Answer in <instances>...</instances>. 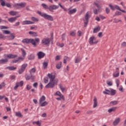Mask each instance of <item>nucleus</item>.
I'll return each mask as SVG.
<instances>
[{"label": "nucleus", "instance_id": "1", "mask_svg": "<svg viewBox=\"0 0 126 126\" xmlns=\"http://www.w3.org/2000/svg\"><path fill=\"white\" fill-rule=\"evenodd\" d=\"M37 13L46 20H48L49 21H54V18L50 15H48L45 13H42L40 11H37Z\"/></svg>", "mask_w": 126, "mask_h": 126}, {"label": "nucleus", "instance_id": "2", "mask_svg": "<svg viewBox=\"0 0 126 126\" xmlns=\"http://www.w3.org/2000/svg\"><path fill=\"white\" fill-rule=\"evenodd\" d=\"M103 93L106 95H111V96H114V95H116V90L113 89H110V90L105 89V91H103Z\"/></svg>", "mask_w": 126, "mask_h": 126}, {"label": "nucleus", "instance_id": "3", "mask_svg": "<svg viewBox=\"0 0 126 126\" xmlns=\"http://www.w3.org/2000/svg\"><path fill=\"white\" fill-rule=\"evenodd\" d=\"M89 18H90V16H89V13L87 12L85 16V18L83 19L84 23V27H87L88 22H89Z\"/></svg>", "mask_w": 126, "mask_h": 126}, {"label": "nucleus", "instance_id": "4", "mask_svg": "<svg viewBox=\"0 0 126 126\" xmlns=\"http://www.w3.org/2000/svg\"><path fill=\"white\" fill-rule=\"evenodd\" d=\"M25 78L26 79V80H32L33 81L35 80V76L32 75V74H26L25 75Z\"/></svg>", "mask_w": 126, "mask_h": 126}, {"label": "nucleus", "instance_id": "5", "mask_svg": "<svg viewBox=\"0 0 126 126\" xmlns=\"http://www.w3.org/2000/svg\"><path fill=\"white\" fill-rule=\"evenodd\" d=\"M95 39H96V37H95V36H94L91 37L89 39V44L91 45H94V44L96 45V44H97L98 43V41L94 42V40Z\"/></svg>", "mask_w": 126, "mask_h": 126}, {"label": "nucleus", "instance_id": "6", "mask_svg": "<svg viewBox=\"0 0 126 126\" xmlns=\"http://www.w3.org/2000/svg\"><path fill=\"white\" fill-rule=\"evenodd\" d=\"M59 6L55 5V4H53V5H51L49 6V9L48 10H49V11H50L51 12H54V10H56V9H58V8H59Z\"/></svg>", "mask_w": 126, "mask_h": 126}, {"label": "nucleus", "instance_id": "7", "mask_svg": "<svg viewBox=\"0 0 126 126\" xmlns=\"http://www.w3.org/2000/svg\"><path fill=\"white\" fill-rule=\"evenodd\" d=\"M56 82L54 81H50L49 83L45 86V88H54Z\"/></svg>", "mask_w": 126, "mask_h": 126}, {"label": "nucleus", "instance_id": "8", "mask_svg": "<svg viewBox=\"0 0 126 126\" xmlns=\"http://www.w3.org/2000/svg\"><path fill=\"white\" fill-rule=\"evenodd\" d=\"M27 65H28L27 63H24L22 65L21 68L19 70V74H21V73H22L25 70V69H26Z\"/></svg>", "mask_w": 126, "mask_h": 126}, {"label": "nucleus", "instance_id": "9", "mask_svg": "<svg viewBox=\"0 0 126 126\" xmlns=\"http://www.w3.org/2000/svg\"><path fill=\"white\" fill-rule=\"evenodd\" d=\"M50 42V38H43L41 41V43L43 45H49Z\"/></svg>", "mask_w": 126, "mask_h": 126}, {"label": "nucleus", "instance_id": "10", "mask_svg": "<svg viewBox=\"0 0 126 126\" xmlns=\"http://www.w3.org/2000/svg\"><path fill=\"white\" fill-rule=\"evenodd\" d=\"M6 37L8 38V40H9V41L14 40V39L15 38V34L12 33H11L10 35H7Z\"/></svg>", "mask_w": 126, "mask_h": 126}, {"label": "nucleus", "instance_id": "11", "mask_svg": "<svg viewBox=\"0 0 126 126\" xmlns=\"http://www.w3.org/2000/svg\"><path fill=\"white\" fill-rule=\"evenodd\" d=\"M18 17H20V16H17L14 17H11L8 19V21H9V22H11V23L15 22V21H16V19H17Z\"/></svg>", "mask_w": 126, "mask_h": 126}, {"label": "nucleus", "instance_id": "12", "mask_svg": "<svg viewBox=\"0 0 126 126\" xmlns=\"http://www.w3.org/2000/svg\"><path fill=\"white\" fill-rule=\"evenodd\" d=\"M22 25H29L30 24H34V22H32L31 21L26 20L23 21L22 23Z\"/></svg>", "mask_w": 126, "mask_h": 126}, {"label": "nucleus", "instance_id": "13", "mask_svg": "<svg viewBox=\"0 0 126 126\" xmlns=\"http://www.w3.org/2000/svg\"><path fill=\"white\" fill-rule=\"evenodd\" d=\"M6 57L8 59H16V58H17V57H18V55L10 54L7 55Z\"/></svg>", "mask_w": 126, "mask_h": 126}, {"label": "nucleus", "instance_id": "14", "mask_svg": "<svg viewBox=\"0 0 126 126\" xmlns=\"http://www.w3.org/2000/svg\"><path fill=\"white\" fill-rule=\"evenodd\" d=\"M45 53H44L43 52H39L37 53V56H38V59L40 60L41 59H43V58H44L45 57Z\"/></svg>", "mask_w": 126, "mask_h": 126}, {"label": "nucleus", "instance_id": "15", "mask_svg": "<svg viewBox=\"0 0 126 126\" xmlns=\"http://www.w3.org/2000/svg\"><path fill=\"white\" fill-rule=\"evenodd\" d=\"M120 122H121V119L120 118L116 119L113 123V126H118V125H119V124L120 123Z\"/></svg>", "mask_w": 126, "mask_h": 126}, {"label": "nucleus", "instance_id": "16", "mask_svg": "<svg viewBox=\"0 0 126 126\" xmlns=\"http://www.w3.org/2000/svg\"><path fill=\"white\" fill-rule=\"evenodd\" d=\"M47 76H48L49 78L50 79V81H54L55 78H56V76L53 75V74L48 73Z\"/></svg>", "mask_w": 126, "mask_h": 126}, {"label": "nucleus", "instance_id": "17", "mask_svg": "<svg viewBox=\"0 0 126 126\" xmlns=\"http://www.w3.org/2000/svg\"><path fill=\"white\" fill-rule=\"evenodd\" d=\"M55 95H56L57 96H59V97H60V98H62V100H63V101H64L65 98H64V96H63V95L61 92L58 91L56 92V93L55 94Z\"/></svg>", "mask_w": 126, "mask_h": 126}, {"label": "nucleus", "instance_id": "18", "mask_svg": "<svg viewBox=\"0 0 126 126\" xmlns=\"http://www.w3.org/2000/svg\"><path fill=\"white\" fill-rule=\"evenodd\" d=\"M32 44L34 47H37V44H36V41L34 39L30 38V44Z\"/></svg>", "mask_w": 126, "mask_h": 126}, {"label": "nucleus", "instance_id": "19", "mask_svg": "<svg viewBox=\"0 0 126 126\" xmlns=\"http://www.w3.org/2000/svg\"><path fill=\"white\" fill-rule=\"evenodd\" d=\"M8 58L0 60V64H2L3 63H8Z\"/></svg>", "mask_w": 126, "mask_h": 126}, {"label": "nucleus", "instance_id": "20", "mask_svg": "<svg viewBox=\"0 0 126 126\" xmlns=\"http://www.w3.org/2000/svg\"><path fill=\"white\" fill-rule=\"evenodd\" d=\"M29 34L30 35H32V37H38V33L36 32H29Z\"/></svg>", "mask_w": 126, "mask_h": 126}, {"label": "nucleus", "instance_id": "21", "mask_svg": "<svg viewBox=\"0 0 126 126\" xmlns=\"http://www.w3.org/2000/svg\"><path fill=\"white\" fill-rule=\"evenodd\" d=\"M46 100V96L44 95H42L39 100V104H41V103H43L44 102V101Z\"/></svg>", "mask_w": 126, "mask_h": 126}, {"label": "nucleus", "instance_id": "22", "mask_svg": "<svg viewBox=\"0 0 126 126\" xmlns=\"http://www.w3.org/2000/svg\"><path fill=\"white\" fill-rule=\"evenodd\" d=\"M22 42L24 44H30V39L25 38L22 40Z\"/></svg>", "mask_w": 126, "mask_h": 126}, {"label": "nucleus", "instance_id": "23", "mask_svg": "<svg viewBox=\"0 0 126 126\" xmlns=\"http://www.w3.org/2000/svg\"><path fill=\"white\" fill-rule=\"evenodd\" d=\"M98 106V102H97V98L94 97V106L93 108H96Z\"/></svg>", "mask_w": 126, "mask_h": 126}, {"label": "nucleus", "instance_id": "24", "mask_svg": "<svg viewBox=\"0 0 126 126\" xmlns=\"http://www.w3.org/2000/svg\"><path fill=\"white\" fill-rule=\"evenodd\" d=\"M81 60H82V58H81V57H80V56L77 57L75 59V63H80Z\"/></svg>", "mask_w": 126, "mask_h": 126}, {"label": "nucleus", "instance_id": "25", "mask_svg": "<svg viewBox=\"0 0 126 126\" xmlns=\"http://www.w3.org/2000/svg\"><path fill=\"white\" fill-rule=\"evenodd\" d=\"M77 10H76V8L73 9L72 10H69L68 12V14H73V13H75Z\"/></svg>", "mask_w": 126, "mask_h": 126}, {"label": "nucleus", "instance_id": "26", "mask_svg": "<svg viewBox=\"0 0 126 126\" xmlns=\"http://www.w3.org/2000/svg\"><path fill=\"white\" fill-rule=\"evenodd\" d=\"M6 69H9V70H15V69H17V67H14L13 66H11L6 67Z\"/></svg>", "mask_w": 126, "mask_h": 126}, {"label": "nucleus", "instance_id": "27", "mask_svg": "<svg viewBox=\"0 0 126 126\" xmlns=\"http://www.w3.org/2000/svg\"><path fill=\"white\" fill-rule=\"evenodd\" d=\"M15 116L16 117H18V118H22V117H23V115H22L21 112H20V111L16 112Z\"/></svg>", "mask_w": 126, "mask_h": 126}, {"label": "nucleus", "instance_id": "28", "mask_svg": "<svg viewBox=\"0 0 126 126\" xmlns=\"http://www.w3.org/2000/svg\"><path fill=\"white\" fill-rule=\"evenodd\" d=\"M9 14L11 15L12 16H14L17 15L18 12L16 11H11L9 12Z\"/></svg>", "mask_w": 126, "mask_h": 126}, {"label": "nucleus", "instance_id": "29", "mask_svg": "<svg viewBox=\"0 0 126 126\" xmlns=\"http://www.w3.org/2000/svg\"><path fill=\"white\" fill-rule=\"evenodd\" d=\"M115 105H118V101L114 100L110 102L111 106H115Z\"/></svg>", "mask_w": 126, "mask_h": 126}, {"label": "nucleus", "instance_id": "30", "mask_svg": "<svg viewBox=\"0 0 126 126\" xmlns=\"http://www.w3.org/2000/svg\"><path fill=\"white\" fill-rule=\"evenodd\" d=\"M49 103L47 101H43L41 103H39L41 107H45V106H47Z\"/></svg>", "mask_w": 126, "mask_h": 126}, {"label": "nucleus", "instance_id": "31", "mask_svg": "<svg viewBox=\"0 0 126 126\" xmlns=\"http://www.w3.org/2000/svg\"><path fill=\"white\" fill-rule=\"evenodd\" d=\"M18 60V62H19V63H21V62H23V61H24V60H25V57H18L17 58Z\"/></svg>", "mask_w": 126, "mask_h": 126}, {"label": "nucleus", "instance_id": "32", "mask_svg": "<svg viewBox=\"0 0 126 126\" xmlns=\"http://www.w3.org/2000/svg\"><path fill=\"white\" fill-rule=\"evenodd\" d=\"M117 110V107H112L108 110V113H112V112H115Z\"/></svg>", "mask_w": 126, "mask_h": 126}, {"label": "nucleus", "instance_id": "33", "mask_svg": "<svg viewBox=\"0 0 126 126\" xmlns=\"http://www.w3.org/2000/svg\"><path fill=\"white\" fill-rule=\"evenodd\" d=\"M98 0H96V1L94 2V4L98 8V10H100V5L98 4Z\"/></svg>", "mask_w": 126, "mask_h": 126}, {"label": "nucleus", "instance_id": "34", "mask_svg": "<svg viewBox=\"0 0 126 126\" xmlns=\"http://www.w3.org/2000/svg\"><path fill=\"white\" fill-rule=\"evenodd\" d=\"M100 30L101 28L100 27H96L94 30V33H97V32H99V31Z\"/></svg>", "mask_w": 126, "mask_h": 126}, {"label": "nucleus", "instance_id": "35", "mask_svg": "<svg viewBox=\"0 0 126 126\" xmlns=\"http://www.w3.org/2000/svg\"><path fill=\"white\" fill-rule=\"evenodd\" d=\"M19 4L20 8H22L23 7H25V6H26V2L20 3H19Z\"/></svg>", "mask_w": 126, "mask_h": 126}, {"label": "nucleus", "instance_id": "36", "mask_svg": "<svg viewBox=\"0 0 126 126\" xmlns=\"http://www.w3.org/2000/svg\"><path fill=\"white\" fill-rule=\"evenodd\" d=\"M32 125H36V126H41V122H40V121H38L37 122H33Z\"/></svg>", "mask_w": 126, "mask_h": 126}, {"label": "nucleus", "instance_id": "37", "mask_svg": "<svg viewBox=\"0 0 126 126\" xmlns=\"http://www.w3.org/2000/svg\"><path fill=\"white\" fill-rule=\"evenodd\" d=\"M21 50L22 52V55L23 57L25 58V57H26V51H25V50L24 49H23V48H21Z\"/></svg>", "mask_w": 126, "mask_h": 126}, {"label": "nucleus", "instance_id": "38", "mask_svg": "<svg viewBox=\"0 0 126 126\" xmlns=\"http://www.w3.org/2000/svg\"><path fill=\"white\" fill-rule=\"evenodd\" d=\"M62 67V62H60L56 65V68L57 69H60V68Z\"/></svg>", "mask_w": 126, "mask_h": 126}, {"label": "nucleus", "instance_id": "39", "mask_svg": "<svg viewBox=\"0 0 126 126\" xmlns=\"http://www.w3.org/2000/svg\"><path fill=\"white\" fill-rule=\"evenodd\" d=\"M41 5L43 8H45V9H49V6L45 3H42Z\"/></svg>", "mask_w": 126, "mask_h": 126}, {"label": "nucleus", "instance_id": "40", "mask_svg": "<svg viewBox=\"0 0 126 126\" xmlns=\"http://www.w3.org/2000/svg\"><path fill=\"white\" fill-rule=\"evenodd\" d=\"M35 59V57L34 56V55L31 54V55L28 56V60H34Z\"/></svg>", "mask_w": 126, "mask_h": 126}, {"label": "nucleus", "instance_id": "41", "mask_svg": "<svg viewBox=\"0 0 126 126\" xmlns=\"http://www.w3.org/2000/svg\"><path fill=\"white\" fill-rule=\"evenodd\" d=\"M13 7L16 8L17 9H19L20 8L19 6V3H16L13 5Z\"/></svg>", "mask_w": 126, "mask_h": 126}, {"label": "nucleus", "instance_id": "42", "mask_svg": "<svg viewBox=\"0 0 126 126\" xmlns=\"http://www.w3.org/2000/svg\"><path fill=\"white\" fill-rule=\"evenodd\" d=\"M99 8H98V9H97L96 8H94L93 9V12L94 14L97 15L98 14V11H99Z\"/></svg>", "mask_w": 126, "mask_h": 126}, {"label": "nucleus", "instance_id": "43", "mask_svg": "<svg viewBox=\"0 0 126 126\" xmlns=\"http://www.w3.org/2000/svg\"><path fill=\"white\" fill-rule=\"evenodd\" d=\"M36 72V69L35 68H32L30 71V73L32 74V73H35Z\"/></svg>", "mask_w": 126, "mask_h": 126}, {"label": "nucleus", "instance_id": "44", "mask_svg": "<svg viewBox=\"0 0 126 126\" xmlns=\"http://www.w3.org/2000/svg\"><path fill=\"white\" fill-rule=\"evenodd\" d=\"M43 67L44 69L48 67V63L47 62H44L43 63Z\"/></svg>", "mask_w": 126, "mask_h": 126}, {"label": "nucleus", "instance_id": "45", "mask_svg": "<svg viewBox=\"0 0 126 126\" xmlns=\"http://www.w3.org/2000/svg\"><path fill=\"white\" fill-rule=\"evenodd\" d=\"M2 32L3 33V34H6V35H8L9 34H10V32L6 30H3Z\"/></svg>", "mask_w": 126, "mask_h": 126}, {"label": "nucleus", "instance_id": "46", "mask_svg": "<svg viewBox=\"0 0 126 126\" xmlns=\"http://www.w3.org/2000/svg\"><path fill=\"white\" fill-rule=\"evenodd\" d=\"M16 83H18L19 86H20L21 87H22V86H23V84H24L23 81H21L20 82H17Z\"/></svg>", "mask_w": 126, "mask_h": 126}, {"label": "nucleus", "instance_id": "47", "mask_svg": "<svg viewBox=\"0 0 126 126\" xmlns=\"http://www.w3.org/2000/svg\"><path fill=\"white\" fill-rule=\"evenodd\" d=\"M70 36H72V37L75 36V35H76V32H75V31L71 32L70 33Z\"/></svg>", "mask_w": 126, "mask_h": 126}, {"label": "nucleus", "instance_id": "48", "mask_svg": "<svg viewBox=\"0 0 126 126\" xmlns=\"http://www.w3.org/2000/svg\"><path fill=\"white\" fill-rule=\"evenodd\" d=\"M59 86L62 92H64V91L65 90V88L63 87L62 85H60Z\"/></svg>", "mask_w": 126, "mask_h": 126}, {"label": "nucleus", "instance_id": "49", "mask_svg": "<svg viewBox=\"0 0 126 126\" xmlns=\"http://www.w3.org/2000/svg\"><path fill=\"white\" fill-rule=\"evenodd\" d=\"M0 2H1V5L2 6H5L6 4H5V2L3 0H0Z\"/></svg>", "mask_w": 126, "mask_h": 126}, {"label": "nucleus", "instance_id": "50", "mask_svg": "<svg viewBox=\"0 0 126 126\" xmlns=\"http://www.w3.org/2000/svg\"><path fill=\"white\" fill-rule=\"evenodd\" d=\"M32 21H34L35 22L39 21V19L38 18L34 17H32Z\"/></svg>", "mask_w": 126, "mask_h": 126}, {"label": "nucleus", "instance_id": "51", "mask_svg": "<svg viewBox=\"0 0 126 126\" xmlns=\"http://www.w3.org/2000/svg\"><path fill=\"white\" fill-rule=\"evenodd\" d=\"M113 75L114 77H119V76L120 75V73L114 72L113 73Z\"/></svg>", "mask_w": 126, "mask_h": 126}, {"label": "nucleus", "instance_id": "52", "mask_svg": "<svg viewBox=\"0 0 126 126\" xmlns=\"http://www.w3.org/2000/svg\"><path fill=\"white\" fill-rule=\"evenodd\" d=\"M44 83H48V82H49V79L48 78V77H45L43 79Z\"/></svg>", "mask_w": 126, "mask_h": 126}, {"label": "nucleus", "instance_id": "53", "mask_svg": "<svg viewBox=\"0 0 126 126\" xmlns=\"http://www.w3.org/2000/svg\"><path fill=\"white\" fill-rule=\"evenodd\" d=\"M116 83L117 84V87H119L120 85V80L119 79H116Z\"/></svg>", "mask_w": 126, "mask_h": 126}, {"label": "nucleus", "instance_id": "54", "mask_svg": "<svg viewBox=\"0 0 126 126\" xmlns=\"http://www.w3.org/2000/svg\"><path fill=\"white\" fill-rule=\"evenodd\" d=\"M114 7L115 8V9H117V10H121V8H120V6L118 5H115L114 6Z\"/></svg>", "mask_w": 126, "mask_h": 126}, {"label": "nucleus", "instance_id": "55", "mask_svg": "<svg viewBox=\"0 0 126 126\" xmlns=\"http://www.w3.org/2000/svg\"><path fill=\"white\" fill-rule=\"evenodd\" d=\"M61 60V56L57 55L55 57V61H60Z\"/></svg>", "mask_w": 126, "mask_h": 126}, {"label": "nucleus", "instance_id": "56", "mask_svg": "<svg viewBox=\"0 0 126 126\" xmlns=\"http://www.w3.org/2000/svg\"><path fill=\"white\" fill-rule=\"evenodd\" d=\"M78 36L79 37H81V35L82 34V32L81 31H78L77 32Z\"/></svg>", "mask_w": 126, "mask_h": 126}, {"label": "nucleus", "instance_id": "57", "mask_svg": "<svg viewBox=\"0 0 126 126\" xmlns=\"http://www.w3.org/2000/svg\"><path fill=\"white\" fill-rule=\"evenodd\" d=\"M121 46H122V48H126V42H123L122 43Z\"/></svg>", "mask_w": 126, "mask_h": 126}, {"label": "nucleus", "instance_id": "58", "mask_svg": "<svg viewBox=\"0 0 126 126\" xmlns=\"http://www.w3.org/2000/svg\"><path fill=\"white\" fill-rule=\"evenodd\" d=\"M105 11L107 13V14H109V13H110V9H109V8L106 7L105 8Z\"/></svg>", "mask_w": 126, "mask_h": 126}, {"label": "nucleus", "instance_id": "59", "mask_svg": "<svg viewBox=\"0 0 126 126\" xmlns=\"http://www.w3.org/2000/svg\"><path fill=\"white\" fill-rule=\"evenodd\" d=\"M34 41H35V43H37V44L40 43V39H39V38H35Z\"/></svg>", "mask_w": 126, "mask_h": 126}, {"label": "nucleus", "instance_id": "60", "mask_svg": "<svg viewBox=\"0 0 126 126\" xmlns=\"http://www.w3.org/2000/svg\"><path fill=\"white\" fill-rule=\"evenodd\" d=\"M65 33H63V34H62V39L63 40V41H64V40H65Z\"/></svg>", "mask_w": 126, "mask_h": 126}, {"label": "nucleus", "instance_id": "61", "mask_svg": "<svg viewBox=\"0 0 126 126\" xmlns=\"http://www.w3.org/2000/svg\"><path fill=\"white\" fill-rule=\"evenodd\" d=\"M18 87H19L18 83H16V86L14 88V90H17V88H18Z\"/></svg>", "mask_w": 126, "mask_h": 126}, {"label": "nucleus", "instance_id": "62", "mask_svg": "<svg viewBox=\"0 0 126 126\" xmlns=\"http://www.w3.org/2000/svg\"><path fill=\"white\" fill-rule=\"evenodd\" d=\"M109 7H110L111 9H112V10H115V7H114V6L112 5V4H109Z\"/></svg>", "mask_w": 126, "mask_h": 126}, {"label": "nucleus", "instance_id": "63", "mask_svg": "<svg viewBox=\"0 0 126 126\" xmlns=\"http://www.w3.org/2000/svg\"><path fill=\"white\" fill-rule=\"evenodd\" d=\"M115 15H122V13L120 11H116L115 12Z\"/></svg>", "mask_w": 126, "mask_h": 126}, {"label": "nucleus", "instance_id": "64", "mask_svg": "<svg viewBox=\"0 0 126 126\" xmlns=\"http://www.w3.org/2000/svg\"><path fill=\"white\" fill-rule=\"evenodd\" d=\"M31 88H32V86L29 85H28L27 86V90H30V89H31Z\"/></svg>", "mask_w": 126, "mask_h": 126}]
</instances>
